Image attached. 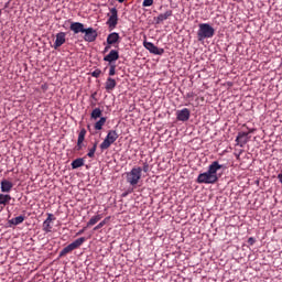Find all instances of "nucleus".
<instances>
[{
    "label": "nucleus",
    "instance_id": "1",
    "mask_svg": "<svg viewBox=\"0 0 282 282\" xmlns=\"http://www.w3.org/2000/svg\"><path fill=\"white\" fill-rule=\"evenodd\" d=\"M221 169H224V165L219 164V161L212 162L206 172L198 174L196 184H217L219 182V175L217 173Z\"/></svg>",
    "mask_w": 282,
    "mask_h": 282
},
{
    "label": "nucleus",
    "instance_id": "2",
    "mask_svg": "<svg viewBox=\"0 0 282 282\" xmlns=\"http://www.w3.org/2000/svg\"><path fill=\"white\" fill-rule=\"evenodd\" d=\"M215 36V28L208 23L198 24L197 41L204 43L206 39H213Z\"/></svg>",
    "mask_w": 282,
    "mask_h": 282
},
{
    "label": "nucleus",
    "instance_id": "3",
    "mask_svg": "<svg viewBox=\"0 0 282 282\" xmlns=\"http://www.w3.org/2000/svg\"><path fill=\"white\" fill-rule=\"evenodd\" d=\"M126 180L130 186H138L140 180H142V167H132L130 172L126 173Z\"/></svg>",
    "mask_w": 282,
    "mask_h": 282
},
{
    "label": "nucleus",
    "instance_id": "4",
    "mask_svg": "<svg viewBox=\"0 0 282 282\" xmlns=\"http://www.w3.org/2000/svg\"><path fill=\"white\" fill-rule=\"evenodd\" d=\"M118 138H120V135L116 130H109L105 140L99 145L101 151H107V149H109V147H111V144H113Z\"/></svg>",
    "mask_w": 282,
    "mask_h": 282
},
{
    "label": "nucleus",
    "instance_id": "5",
    "mask_svg": "<svg viewBox=\"0 0 282 282\" xmlns=\"http://www.w3.org/2000/svg\"><path fill=\"white\" fill-rule=\"evenodd\" d=\"M87 241V238L85 237H80L78 239H76L75 241H73L72 243H69L68 246H66L61 252H59V258L61 257H65L67 254H69V252H73V250H76L78 248H80V246Z\"/></svg>",
    "mask_w": 282,
    "mask_h": 282
},
{
    "label": "nucleus",
    "instance_id": "6",
    "mask_svg": "<svg viewBox=\"0 0 282 282\" xmlns=\"http://www.w3.org/2000/svg\"><path fill=\"white\" fill-rule=\"evenodd\" d=\"M143 47H145L150 54H154L155 56H162V54H164V48H160L147 40L143 41Z\"/></svg>",
    "mask_w": 282,
    "mask_h": 282
},
{
    "label": "nucleus",
    "instance_id": "7",
    "mask_svg": "<svg viewBox=\"0 0 282 282\" xmlns=\"http://www.w3.org/2000/svg\"><path fill=\"white\" fill-rule=\"evenodd\" d=\"M98 39V31L94 28L84 29V41L86 43H94Z\"/></svg>",
    "mask_w": 282,
    "mask_h": 282
},
{
    "label": "nucleus",
    "instance_id": "8",
    "mask_svg": "<svg viewBox=\"0 0 282 282\" xmlns=\"http://www.w3.org/2000/svg\"><path fill=\"white\" fill-rule=\"evenodd\" d=\"M108 21H107V25L109 28H116V25H118V9L116 8H111L110 9V14L108 13Z\"/></svg>",
    "mask_w": 282,
    "mask_h": 282
},
{
    "label": "nucleus",
    "instance_id": "9",
    "mask_svg": "<svg viewBox=\"0 0 282 282\" xmlns=\"http://www.w3.org/2000/svg\"><path fill=\"white\" fill-rule=\"evenodd\" d=\"M176 120H178L180 122H188V120H191V110H188V108L177 110Z\"/></svg>",
    "mask_w": 282,
    "mask_h": 282
},
{
    "label": "nucleus",
    "instance_id": "10",
    "mask_svg": "<svg viewBox=\"0 0 282 282\" xmlns=\"http://www.w3.org/2000/svg\"><path fill=\"white\" fill-rule=\"evenodd\" d=\"M120 58V52L118 50H111L108 55L104 56V61L109 63V65H113L116 61Z\"/></svg>",
    "mask_w": 282,
    "mask_h": 282
},
{
    "label": "nucleus",
    "instance_id": "11",
    "mask_svg": "<svg viewBox=\"0 0 282 282\" xmlns=\"http://www.w3.org/2000/svg\"><path fill=\"white\" fill-rule=\"evenodd\" d=\"M107 45H118L120 43V34L118 32H112L107 36Z\"/></svg>",
    "mask_w": 282,
    "mask_h": 282
},
{
    "label": "nucleus",
    "instance_id": "12",
    "mask_svg": "<svg viewBox=\"0 0 282 282\" xmlns=\"http://www.w3.org/2000/svg\"><path fill=\"white\" fill-rule=\"evenodd\" d=\"M69 30L72 32H74V34H84L85 32V24L80 23V22H73L70 23Z\"/></svg>",
    "mask_w": 282,
    "mask_h": 282
},
{
    "label": "nucleus",
    "instance_id": "13",
    "mask_svg": "<svg viewBox=\"0 0 282 282\" xmlns=\"http://www.w3.org/2000/svg\"><path fill=\"white\" fill-rule=\"evenodd\" d=\"M65 32H59L55 35V43L53 44L54 50H58L62 45H65Z\"/></svg>",
    "mask_w": 282,
    "mask_h": 282
},
{
    "label": "nucleus",
    "instance_id": "14",
    "mask_svg": "<svg viewBox=\"0 0 282 282\" xmlns=\"http://www.w3.org/2000/svg\"><path fill=\"white\" fill-rule=\"evenodd\" d=\"M1 193H10L14 188V184L6 178L0 183Z\"/></svg>",
    "mask_w": 282,
    "mask_h": 282
},
{
    "label": "nucleus",
    "instance_id": "15",
    "mask_svg": "<svg viewBox=\"0 0 282 282\" xmlns=\"http://www.w3.org/2000/svg\"><path fill=\"white\" fill-rule=\"evenodd\" d=\"M170 17H173L172 10H167L164 13H160L156 18H154V21L156 25H160V23H162L163 21H166V19H169Z\"/></svg>",
    "mask_w": 282,
    "mask_h": 282
},
{
    "label": "nucleus",
    "instance_id": "16",
    "mask_svg": "<svg viewBox=\"0 0 282 282\" xmlns=\"http://www.w3.org/2000/svg\"><path fill=\"white\" fill-rule=\"evenodd\" d=\"M236 142L239 147H243L248 143V132H239Z\"/></svg>",
    "mask_w": 282,
    "mask_h": 282
},
{
    "label": "nucleus",
    "instance_id": "17",
    "mask_svg": "<svg viewBox=\"0 0 282 282\" xmlns=\"http://www.w3.org/2000/svg\"><path fill=\"white\" fill-rule=\"evenodd\" d=\"M116 85H118V83H116V79L108 77L105 84L106 91H113L116 89Z\"/></svg>",
    "mask_w": 282,
    "mask_h": 282
},
{
    "label": "nucleus",
    "instance_id": "18",
    "mask_svg": "<svg viewBox=\"0 0 282 282\" xmlns=\"http://www.w3.org/2000/svg\"><path fill=\"white\" fill-rule=\"evenodd\" d=\"M107 122V117H100V119L95 123V131H102V127H105Z\"/></svg>",
    "mask_w": 282,
    "mask_h": 282
},
{
    "label": "nucleus",
    "instance_id": "19",
    "mask_svg": "<svg viewBox=\"0 0 282 282\" xmlns=\"http://www.w3.org/2000/svg\"><path fill=\"white\" fill-rule=\"evenodd\" d=\"M70 165H72L73 170L80 169V166H85V159H83V158L75 159L70 163Z\"/></svg>",
    "mask_w": 282,
    "mask_h": 282
},
{
    "label": "nucleus",
    "instance_id": "20",
    "mask_svg": "<svg viewBox=\"0 0 282 282\" xmlns=\"http://www.w3.org/2000/svg\"><path fill=\"white\" fill-rule=\"evenodd\" d=\"M25 221V216H18L9 220L10 226H19Z\"/></svg>",
    "mask_w": 282,
    "mask_h": 282
},
{
    "label": "nucleus",
    "instance_id": "21",
    "mask_svg": "<svg viewBox=\"0 0 282 282\" xmlns=\"http://www.w3.org/2000/svg\"><path fill=\"white\" fill-rule=\"evenodd\" d=\"M11 199L12 196H10L9 194H0V205L8 206Z\"/></svg>",
    "mask_w": 282,
    "mask_h": 282
},
{
    "label": "nucleus",
    "instance_id": "22",
    "mask_svg": "<svg viewBox=\"0 0 282 282\" xmlns=\"http://www.w3.org/2000/svg\"><path fill=\"white\" fill-rule=\"evenodd\" d=\"M91 120H98L102 118V110L100 108H95L90 113Z\"/></svg>",
    "mask_w": 282,
    "mask_h": 282
},
{
    "label": "nucleus",
    "instance_id": "23",
    "mask_svg": "<svg viewBox=\"0 0 282 282\" xmlns=\"http://www.w3.org/2000/svg\"><path fill=\"white\" fill-rule=\"evenodd\" d=\"M102 219V215H96L93 216L89 221L87 223V227L89 228V226H96L97 221H100Z\"/></svg>",
    "mask_w": 282,
    "mask_h": 282
},
{
    "label": "nucleus",
    "instance_id": "24",
    "mask_svg": "<svg viewBox=\"0 0 282 282\" xmlns=\"http://www.w3.org/2000/svg\"><path fill=\"white\" fill-rule=\"evenodd\" d=\"M97 149H98V141L93 143V147L88 150L87 158H94L96 155Z\"/></svg>",
    "mask_w": 282,
    "mask_h": 282
},
{
    "label": "nucleus",
    "instance_id": "25",
    "mask_svg": "<svg viewBox=\"0 0 282 282\" xmlns=\"http://www.w3.org/2000/svg\"><path fill=\"white\" fill-rule=\"evenodd\" d=\"M85 135H87V130L85 128H83L78 133L77 142L84 143L85 142Z\"/></svg>",
    "mask_w": 282,
    "mask_h": 282
},
{
    "label": "nucleus",
    "instance_id": "26",
    "mask_svg": "<svg viewBox=\"0 0 282 282\" xmlns=\"http://www.w3.org/2000/svg\"><path fill=\"white\" fill-rule=\"evenodd\" d=\"M52 223H47L46 220L43 221V230L44 232H52Z\"/></svg>",
    "mask_w": 282,
    "mask_h": 282
},
{
    "label": "nucleus",
    "instance_id": "27",
    "mask_svg": "<svg viewBox=\"0 0 282 282\" xmlns=\"http://www.w3.org/2000/svg\"><path fill=\"white\" fill-rule=\"evenodd\" d=\"M153 6V0H143L142 7L143 8H151Z\"/></svg>",
    "mask_w": 282,
    "mask_h": 282
},
{
    "label": "nucleus",
    "instance_id": "28",
    "mask_svg": "<svg viewBox=\"0 0 282 282\" xmlns=\"http://www.w3.org/2000/svg\"><path fill=\"white\" fill-rule=\"evenodd\" d=\"M109 76H116V64H109Z\"/></svg>",
    "mask_w": 282,
    "mask_h": 282
},
{
    "label": "nucleus",
    "instance_id": "29",
    "mask_svg": "<svg viewBox=\"0 0 282 282\" xmlns=\"http://www.w3.org/2000/svg\"><path fill=\"white\" fill-rule=\"evenodd\" d=\"M100 74H102V70L97 68L91 73V76L93 78H100Z\"/></svg>",
    "mask_w": 282,
    "mask_h": 282
},
{
    "label": "nucleus",
    "instance_id": "30",
    "mask_svg": "<svg viewBox=\"0 0 282 282\" xmlns=\"http://www.w3.org/2000/svg\"><path fill=\"white\" fill-rule=\"evenodd\" d=\"M142 171H143V173H149V163H143V167H141V173H142Z\"/></svg>",
    "mask_w": 282,
    "mask_h": 282
},
{
    "label": "nucleus",
    "instance_id": "31",
    "mask_svg": "<svg viewBox=\"0 0 282 282\" xmlns=\"http://www.w3.org/2000/svg\"><path fill=\"white\" fill-rule=\"evenodd\" d=\"M83 147H85L84 143L77 142V144L75 147V151H83Z\"/></svg>",
    "mask_w": 282,
    "mask_h": 282
},
{
    "label": "nucleus",
    "instance_id": "32",
    "mask_svg": "<svg viewBox=\"0 0 282 282\" xmlns=\"http://www.w3.org/2000/svg\"><path fill=\"white\" fill-rule=\"evenodd\" d=\"M44 221H47V223L52 224V221H54V215L53 214H47V218Z\"/></svg>",
    "mask_w": 282,
    "mask_h": 282
},
{
    "label": "nucleus",
    "instance_id": "33",
    "mask_svg": "<svg viewBox=\"0 0 282 282\" xmlns=\"http://www.w3.org/2000/svg\"><path fill=\"white\" fill-rule=\"evenodd\" d=\"M105 226V221H100L95 228L94 230H100V228H104Z\"/></svg>",
    "mask_w": 282,
    "mask_h": 282
},
{
    "label": "nucleus",
    "instance_id": "34",
    "mask_svg": "<svg viewBox=\"0 0 282 282\" xmlns=\"http://www.w3.org/2000/svg\"><path fill=\"white\" fill-rule=\"evenodd\" d=\"M256 241H257V240H256L253 237H250V238L248 239L249 246H254Z\"/></svg>",
    "mask_w": 282,
    "mask_h": 282
},
{
    "label": "nucleus",
    "instance_id": "35",
    "mask_svg": "<svg viewBox=\"0 0 282 282\" xmlns=\"http://www.w3.org/2000/svg\"><path fill=\"white\" fill-rule=\"evenodd\" d=\"M130 193H133V189H128L121 194V197H127Z\"/></svg>",
    "mask_w": 282,
    "mask_h": 282
},
{
    "label": "nucleus",
    "instance_id": "36",
    "mask_svg": "<svg viewBox=\"0 0 282 282\" xmlns=\"http://www.w3.org/2000/svg\"><path fill=\"white\" fill-rule=\"evenodd\" d=\"M109 50H111V45L107 44L104 48L102 54H107V52H109Z\"/></svg>",
    "mask_w": 282,
    "mask_h": 282
},
{
    "label": "nucleus",
    "instance_id": "37",
    "mask_svg": "<svg viewBox=\"0 0 282 282\" xmlns=\"http://www.w3.org/2000/svg\"><path fill=\"white\" fill-rule=\"evenodd\" d=\"M96 96H98V93L95 91V93L91 94L90 98H93V100H97Z\"/></svg>",
    "mask_w": 282,
    "mask_h": 282
},
{
    "label": "nucleus",
    "instance_id": "38",
    "mask_svg": "<svg viewBox=\"0 0 282 282\" xmlns=\"http://www.w3.org/2000/svg\"><path fill=\"white\" fill-rule=\"evenodd\" d=\"M278 180L282 184V173L278 174Z\"/></svg>",
    "mask_w": 282,
    "mask_h": 282
},
{
    "label": "nucleus",
    "instance_id": "39",
    "mask_svg": "<svg viewBox=\"0 0 282 282\" xmlns=\"http://www.w3.org/2000/svg\"><path fill=\"white\" fill-rule=\"evenodd\" d=\"M109 219H111V217H106L104 220L101 221H105V226H107V221H109Z\"/></svg>",
    "mask_w": 282,
    "mask_h": 282
},
{
    "label": "nucleus",
    "instance_id": "40",
    "mask_svg": "<svg viewBox=\"0 0 282 282\" xmlns=\"http://www.w3.org/2000/svg\"><path fill=\"white\" fill-rule=\"evenodd\" d=\"M119 3H124V0H117Z\"/></svg>",
    "mask_w": 282,
    "mask_h": 282
}]
</instances>
